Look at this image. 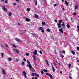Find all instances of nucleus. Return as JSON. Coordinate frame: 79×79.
I'll list each match as a JSON object with an SVG mask.
<instances>
[{
  "label": "nucleus",
  "mask_w": 79,
  "mask_h": 79,
  "mask_svg": "<svg viewBox=\"0 0 79 79\" xmlns=\"http://www.w3.org/2000/svg\"><path fill=\"white\" fill-rule=\"evenodd\" d=\"M27 63L29 64H27L26 65V67H29L30 69H32V65H31V64H31V63H30V62L27 60Z\"/></svg>",
  "instance_id": "1"
},
{
  "label": "nucleus",
  "mask_w": 79,
  "mask_h": 79,
  "mask_svg": "<svg viewBox=\"0 0 79 79\" xmlns=\"http://www.w3.org/2000/svg\"><path fill=\"white\" fill-rule=\"evenodd\" d=\"M15 40L17 42H21V40L19 39L18 38H15Z\"/></svg>",
  "instance_id": "2"
},
{
  "label": "nucleus",
  "mask_w": 79,
  "mask_h": 79,
  "mask_svg": "<svg viewBox=\"0 0 79 79\" xmlns=\"http://www.w3.org/2000/svg\"><path fill=\"white\" fill-rule=\"evenodd\" d=\"M2 9L4 10V11H5V12H7V10H6V8H5V6H2Z\"/></svg>",
  "instance_id": "3"
},
{
  "label": "nucleus",
  "mask_w": 79,
  "mask_h": 79,
  "mask_svg": "<svg viewBox=\"0 0 79 79\" xmlns=\"http://www.w3.org/2000/svg\"><path fill=\"white\" fill-rule=\"evenodd\" d=\"M46 75H47V76H49L51 79H53V76H52V75L51 74H49L48 73H46Z\"/></svg>",
  "instance_id": "4"
},
{
  "label": "nucleus",
  "mask_w": 79,
  "mask_h": 79,
  "mask_svg": "<svg viewBox=\"0 0 79 79\" xmlns=\"http://www.w3.org/2000/svg\"><path fill=\"white\" fill-rule=\"evenodd\" d=\"M59 31L60 32H62V34H63V33H64V32H63V30L62 28H61L60 29Z\"/></svg>",
  "instance_id": "5"
},
{
  "label": "nucleus",
  "mask_w": 79,
  "mask_h": 79,
  "mask_svg": "<svg viewBox=\"0 0 79 79\" xmlns=\"http://www.w3.org/2000/svg\"><path fill=\"white\" fill-rule=\"evenodd\" d=\"M25 21H27V22H29L30 21V19L28 18H27L25 19Z\"/></svg>",
  "instance_id": "6"
},
{
  "label": "nucleus",
  "mask_w": 79,
  "mask_h": 79,
  "mask_svg": "<svg viewBox=\"0 0 79 79\" xmlns=\"http://www.w3.org/2000/svg\"><path fill=\"white\" fill-rule=\"evenodd\" d=\"M57 25L58 26V28H61V24L58 23Z\"/></svg>",
  "instance_id": "7"
},
{
  "label": "nucleus",
  "mask_w": 79,
  "mask_h": 79,
  "mask_svg": "<svg viewBox=\"0 0 79 79\" xmlns=\"http://www.w3.org/2000/svg\"><path fill=\"white\" fill-rule=\"evenodd\" d=\"M37 50H35V52H33V54L34 55H37Z\"/></svg>",
  "instance_id": "8"
},
{
  "label": "nucleus",
  "mask_w": 79,
  "mask_h": 79,
  "mask_svg": "<svg viewBox=\"0 0 79 79\" xmlns=\"http://www.w3.org/2000/svg\"><path fill=\"white\" fill-rule=\"evenodd\" d=\"M35 17L36 19H39V16H38V15L35 14Z\"/></svg>",
  "instance_id": "9"
},
{
  "label": "nucleus",
  "mask_w": 79,
  "mask_h": 79,
  "mask_svg": "<svg viewBox=\"0 0 79 79\" xmlns=\"http://www.w3.org/2000/svg\"><path fill=\"white\" fill-rule=\"evenodd\" d=\"M31 35H33V37H35L37 36L35 35V34H34L33 33H31Z\"/></svg>",
  "instance_id": "10"
},
{
  "label": "nucleus",
  "mask_w": 79,
  "mask_h": 79,
  "mask_svg": "<svg viewBox=\"0 0 79 79\" xmlns=\"http://www.w3.org/2000/svg\"><path fill=\"white\" fill-rule=\"evenodd\" d=\"M36 75V74L34 73H31V76H35Z\"/></svg>",
  "instance_id": "11"
},
{
  "label": "nucleus",
  "mask_w": 79,
  "mask_h": 79,
  "mask_svg": "<svg viewBox=\"0 0 79 79\" xmlns=\"http://www.w3.org/2000/svg\"><path fill=\"white\" fill-rule=\"evenodd\" d=\"M2 71L3 72L2 74H3L4 75H5V70H2Z\"/></svg>",
  "instance_id": "12"
},
{
  "label": "nucleus",
  "mask_w": 79,
  "mask_h": 79,
  "mask_svg": "<svg viewBox=\"0 0 79 79\" xmlns=\"http://www.w3.org/2000/svg\"><path fill=\"white\" fill-rule=\"evenodd\" d=\"M39 29L40 31H42L43 29V28L42 27H40L39 28Z\"/></svg>",
  "instance_id": "13"
},
{
  "label": "nucleus",
  "mask_w": 79,
  "mask_h": 79,
  "mask_svg": "<svg viewBox=\"0 0 79 79\" xmlns=\"http://www.w3.org/2000/svg\"><path fill=\"white\" fill-rule=\"evenodd\" d=\"M23 74L24 76H26V74H27L26 73V72L24 71L23 72Z\"/></svg>",
  "instance_id": "14"
},
{
  "label": "nucleus",
  "mask_w": 79,
  "mask_h": 79,
  "mask_svg": "<svg viewBox=\"0 0 79 79\" xmlns=\"http://www.w3.org/2000/svg\"><path fill=\"white\" fill-rule=\"evenodd\" d=\"M65 3L66 4V5H67V6H68V5L69 3L67 1H65Z\"/></svg>",
  "instance_id": "15"
},
{
  "label": "nucleus",
  "mask_w": 79,
  "mask_h": 79,
  "mask_svg": "<svg viewBox=\"0 0 79 79\" xmlns=\"http://www.w3.org/2000/svg\"><path fill=\"white\" fill-rule=\"evenodd\" d=\"M47 31V32H50L51 31H50V29H49V28H48L47 30H46Z\"/></svg>",
  "instance_id": "16"
},
{
  "label": "nucleus",
  "mask_w": 79,
  "mask_h": 79,
  "mask_svg": "<svg viewBox=\"0 0 79 79\" xmlns=\"http://www.w3.org/2000/svg\"><path fill=\"white\" fill-rule=\"evenodd\" d=\"M15 52L17 53V54H19V52L18 51V50L16 49L15 50Z\"/></svg>",
  "instance_id": "17"
},
{
  "label": "nucleus",
  "mask_w": 79,
  "mask_h": 79,
  "mask_svg": "<svg viewBox=\"0 0 79 79\" xmlns=\"http://www.w3.org/2000/svg\"><path fill=\"white\" fill-rule=\"evenodd\" d=\"M52 68L53 71V72H55V68L54 67H52Z\"/></svg>",
  "instance_id": "18"
},
{
  "label": "nucleus",
  "mask_w": 79,
  "mask_h": 79,
  "mask_svg": "<svg viewBox=\"0 0 79 79\" xmlns=\"http://www.w3.org/2000/svg\"><path fill=\"white\" fill-rule=\"evenodd\" d=\"M61 22H62V20L60 19L59 21V24H61Z\"/></svg>",
  "instance_id": "19"
},
{
  "label": "nucleus",
  "mask_w": 79,
  "mask_h": 79,
  "mask_svg": "<svg viewBox=\"0 0 79 79\" xmlns=\"http://www.w3.org/2000/svg\"><path fill=\"white\" fill-rule=\"evenodd\" d=\"M8 60L10 61H11L12 60V59L11 58H9Z\"/></svg>",
  "instance_id": "20"
},
{
  "label": "nucleus",
  "mask_w": 79,
  "mask_h": 79,
  "mask_svg": "<svg viewBox=\"0 0 79 79\" xmlns=\"http://www.w3.org/2000/svg\"><path fill=\"white\" fill-rule=\"evenodd\" d=\"M22 66H24V62H22Z\"/></svg>",
  "instance_id": "21"
},
{
  "label": "nucleus",
  "mask_w": 79,
  "mask_h": 79,
  "mask_svg": "<svg viewBox=\"0 0 79 79\" xmlns=\"http://www.w3.org/2000/svg\"><path fill=\"white\" fill-rule=\"evenodd\" d=\"M67 27L68 28H69V27H70V25H69V24H67Z\"/></svg>",
  "instance_id": "22"
},
{
  "label": "nucleus",
  "mask_w": 79,
  "mask_h": 79,
  "mask_svg": "<svg viewBox=\"0 0 79 79\" xmlns=\"http://www.w3.org/2000/svg\"><path fill=\"white\" fill-rule=\"evenodd\" d=\"M71 52L73 54V55H75V52L73 51H71Z\"/></svg>",
  "instance_id": "23"
},
{
  "label": "nucleus",
  "mask_w": 79,
  "mask_h": 79,
  "mask_svg": "<svg viewBox=\"0 0 79 79\" xmlns=\"http://www.w3.org/2000/svg\"><path fill=\"white\" fill-rule=\"evenodd\" d=\"M62 27H63V28H64V29H65L66 28V26H65V25H62Z\"/></svg>",
  "instance_id": "24"
},
{
  "label": "nucleus",
  "mask_w": 79,
  "mask_h": 79,
  "mask_svg": "<svg viewBox=\"0 0 79 79\" xmlns=\"http://www.w3.org/2000/svg\"><path fill=\"white\" fill-rule=\"evenodd\" d=\"M43 71L44 72H46V73H48V71H47V70L46 69H44Z\"/></svg>",
  "instance_id": "25"
},
{
  "label": "nucleus",
  "mask_w": 79,
  "mask_h": 79,
  "mask_svg": "<svg viewBox=\"0 0 79 79\" xmlns=\"http://www.w3.org/2000/svg\"><path fill=\"white\" fill-rule=\"evenodd\" d=\"M42 25H44L45 24V22H43L42 23Z\"/></svg>",
  "instance_id": "26"
},
{
  "label": "nucleus",
  "mask_w": 79,
  "mask_h": 79,
  "mask_svg": "<svg viewBox=\"0 0 79 79\" xmlns=\"http://www.w3.org/2000/svg\"><path fill=\"white\" fill-rule=\"evenodd\" d=\"M69 68H71V64H69Z\"/></svg>",
  "instance_id": "27"
},
{
  "label": "nucleus",
  "mask_w": 79,
  "mask_h": 79,
  "mask_svg": "<svg viewBox=\"0 0 79 79\" xmlns=\"http://www.w3.org/2000/svg\"><path fill=\"white\" fill-rule=\"evenodd\" d=\"M31 71L32 72H35V70L34 69H31Z\"/></svg>",
  "instance_id": "28"
},
{
  "label": "nucleus",
  "mask_w": 79,
  "mask_h": 79,
  "mask_svg": "<svg viewBox=\"0 0 79 79\" xmlns=\"http://www.w3.org/2000/svg\"><path fill=\"white\" fill-rule=\"evenodd\" d=\"M46 62H47L48 66H49L50 64H49V63H48V60H46Z\"/></svg>",
  "instance_id": "29"
},
{
  "label": "nucleus",
  "mask_w": 79,
  "mask_h": 79,
  "mask_svg": "<svg viewBox=\"0 0 79 79\" xmlns=\"http://www.w3.org/2000/svg\"><path fill=\"white\" fill-rule=\"evenodd\" d=\"M78 6H76L75 7V10H76L77 8V7Z\"/></svg>",
  "instance_id": "30"
},
{
  "label": "nucleus",
  "mask_w": 79,
  "mask_h": 79,
  "mask_svg": "<svg viewBox=\"0 0 79 79\" xmlns=\"http://www.w3.org/2000/svg\"><path fill=\"white\" fill-rule=\"evenodd\" d=\"M27 11H30V9H29V8H27Z\"/></svg>",
  "instance_id": "31"
},
{
  "label": "nucleus",
  "mask_w": 79,
  "mask_h": 79,
  "mask_svg": "<svg viewBox=\"0 0 79 79\" xmlns=\"http://www.w3.org/2000/svg\"><path fill=\"white\" fill-rule=\"evenodd\" d=\"M9 15L10 16H11V15H12V14H11V13H9Z\"/></svg>",
  "instance_id": "32"
},
{
  "label": "nucleus",
  "mask_w": 79,
  "mask_h": 79,
  "mask_svg": "<svg viewBox=\"0 0 79 79\" xmlns=\"http://www.w3.org/2000/svg\"><path fill=\"white\" fill-rule=\"evenodd\" d=\"M26 56H29V53H27L26 54Z\"/></svg>",
  "instance_id": "33"
},
{
  "label": "nucleus",
  "mask_w": 79,
  "mask_h": 79,
  "mask_svg": "<svg viewBox=\"0 0 79 79\" xmlns=\"http://www.w3.org/2000/svg\"><path fill=\"white\" fill-rule=\"evenodd\" d=\"M1 56H2V58H3V57L4 55H3V53H2L1 54Z\"/></svg>",
  "instance_id": "34"
},
{
  "label": "nucleus",
  "mask_w": 79,
  "mask_h": 79,
  "mask_svg": "<svg viewBox=\"0 0 79 79\" xmlns=\"http://www.w3.org/2000/svg\"><path fill=\"white\" fill-rule=\"evenodd\" d=\"M36 76H37V77H39V74H36V75H35Z\"/></svg>",
  "instance_id": "35"
},
{
  "label": "nucleus",
  "mask_w": 79,
  "mask_h": 79,
  "mask_svg": "<svg viewBox=\"0 0 79 79\" xmlns=\"http://www.w3.org/2000/svg\"><path fill=\"white\" fill-rule=\"evenodd\" d=\"M41 31L42 32H43V33H44V32H45V30H43V29Z\"/></svg>",
  "instance_id": "36"
},
{
  "label": "nucleus",
  "mask_w": 79,
  "mask_h": 79,
  "mask_svg": "<svg viewBox=\"0 0 79 79\" xmlns=\"http://www.w3.org/2000/svg\"><path fill=\"white\" fill-rule=\"evenodd\" d=\"M37 5V0H36L35 5Z\"/></svg>",
  "instance_id": "37"
},
{
  "label": "nucleus",
  "mask_w": 79,
  "mask_h": 79,
  "mask_svg": "<svg viewBox=\"0 0 79 79\" xmlns=\"http://www.w3.org/2000/svg\"><path fill=\"white\" fill-rule=\"evenodd\" d=\"M77 28H78L77 30L78 31H79V26H77Z\"/></svg>",
  "instance_id": "38"
},
{
  "label": "nucleus",
  "mask_w": 79,
  "mask_h": 79,
  "mask_svg": "<svg viewBox=\"0 0 79 79\" xmlns=\"http://www.w3.org/2000/svg\"><path fill=\"white\" fill-rule=\"evenodd\" d=\"M19 61V60L18 59H16V61H17V62H18V61Z\"/></svg>",
  "instance_id": "39"
},
{
  "label": "nucleus",
  "mask_w": 79,
  "mask_h": 79,
  "mask_svg": "<svg viewBox=\"0 0 79 79\" xmlns=\"http://www.w3.org/2000/svg\"><path fill=\"white\" fill-rule=\"evenodd\" d=\"M77 50L78 51L79 50V47H77Z\"/></svg>",
  "instance_id": "40"
},
{
  "label": "nucleus",
  "mask_w": 79,
  "mask_h": 79,
  "mask_svg": "<svg viewBox=\"0 0 79 79\" xmlns=\"http://www.w3.org/2000/svg\"><path fill=\"white\" fill-rule=\"evenodd\" d=\"M13 5H14V6H16V3H13Z\"/></svg>",
  "instance_id": "41"
},
{
  "label": "nucleus",
  "mask_w": 79,
  "mask_h": 79,
  "mask_svg": "<svg viewBox=\"0 0 79 79\" xmlns=\"http://www.w3.org/2000/svg\"><path fill=\"white\" fill-rule=\"evenodd\" d=\"M54 21L56 23H57V22H58V20H54Z\"/></svg>",
  "instance_id": "42"
},
{
  "label": "nucleus",
  "mask_w": 79,
  "mask_h": 79,
  "mask_svg": "<svg viewBox=\"0 0 79 79\" xmlns=\"http://www.w3.org/2000/svg\"><path fill=\"white\" fill-rule=\"evenodd\" d=\"M40 54H42V52L41 51H40Z\"/></svg>",
  "instance_id": "43"
},
{
  "label": "nucleus",
  "mask_w": 79,
  "mask_h": 79,
  "mask_svg": "<svg viewBox=\"0 0 79 79\" xmlns=\"http://www.w3.org/2000/svg\"><path fill=\"white\" fill-rule=\"evenodd\" d=\"M23 60L24 61H26V59L25 58H24Z\"/></svg>",
  "instance_id": "44"
},
{
  "label": "nucleus",
  "mask_w": 79,
  "mask_h": 79,
  "mask_svg": "<svg viewBox=\"0 0 79 79\" xmlns=\"http://www.w3.org/2000/svg\"><path fill=\"white\" fill-rule=\"evenodd\" d=\"M62 53H66V52H65L64 51H62Z\"/></svg>",
  "instance_id": "45"
},
{
  "label": "nucleus",
  "mask_w": 79,
  "mask_h": 79,
  "mask_svg": "<svg viewBox=\"0 0 79 79\" xmlns=\"http://www.w3.org/2000/svg\"><path fill=\"white\" fill-rule=\"evenodd\" d=\"M33 58L34 60H36V58H35V57H33Z\"/></svg>",
  "instance_id": "46"
},
{
  "label": "nucleus",
  "mask_w": 79,
  "mask_h": 79,
  "mask_svg": "<svg viewBox=\"0 0 79 79\" xmlns=\"http://www.w3.org/2000/svg\"><path fill=\"white\" fill-rule=\"evenodd\" d=\"M24 76H25V78H26L27 79H28V78H27V76H26V75H25Z\"/></svg>",
  "instance_id": "47"
},
{
  "label": "nucleus",
  "mask_w": 79,
  "mask_h": 79,
  "mask_svg": "<svg viewBox=\"0 0 79 79\" xmlns=\"http://www.w3.org/2000/svg\"><path fill=\"white\" fill-rule=\"evenodd\" d=\"M41 73L42 74H44V71H41Z\"/></svg>",
  "instance_id": "48"
},
{
  "label": "nucleus",
  "mask_w": 79,
  "mask_h": 79,
  "mask_svg": "<svg viewBox=\"0 0 79 79\" xmlns=\"http://www.w3.org/2000/svg\"><path fill=\"white\" fill-rule=\"evenodd\" d=\"M74 15L75 16H76V12L74 13Z\"/></svg>",
  "instance_id": "49"
},
{
  "label": "nucleus",
  "mask_w": 79,
  "mask_h": 79,
  "mask_svg": "<svg viewBox=\"0 0 79 79\" xmlns=\"http://www.w3.org/2000/svg\"><path fill=\"white\" fill-rule=\"evenodd\" d=\"M56 6V4H54V6Z\"/></svg>",
  "instance_id": "50"
},
{
  "label": "nucleus",
  "mask_w": 79,
  "mask_h": 79,
  "mask_svg": "<svg viewBox=\"0 0 79 79\" xmlns=\"http://www.w3.org/2000/svg\"><path fill=\"white\" fill-rule=\"evenodd\" d=\"M1 47H2V48H3L4 47H3V46L2 45H1Z\"/></svg>",
  "instance_id": "51"
},
{
  "label": "nucleus",
  "mask_w": 79,
  "mask_h": 79,
  "mask_svg": "<svg viewBox=\"0 0 79 79\" xmlns=\"http://www.w3.org/2000/svg\"><path fill=\"white\" fill-rule=\"evenodd\" d=\"M54 52L56 53V49H55V48Z\"/></svg>",
  "instance_id": "52"
},
{
  "label": "nucleus",
  "mask_w": 79,
  "mask_h": 79,
  "mask_svg": "<svg viewBox=\"0 0 79 79\" xmlns=\"http://www.w3.org/2000/svg\"><path fill=\"white\" fill-rule=\"evenodd\" d=\"M6 47H7L8 48H9V47H8V45H7V44H6Z\"/></svg>",
  "instance_id": "53"
},
{
  "label": "nucleus",
  "mask_w": 79,
  "mask_h": 79,
  "mask_svg": "<svg viewBox=\"0 0 79 79\" xmlns=\"http://www.w3.org/2000/svg\"><path fill=\"white\" fill-rule=\"evenodd\" d=\"M33 57H34L35 58V57H37V56L35 55H33Z\"/></svg>",
  "instance_id": "54"
},
{
  "label": "nucleus",
  "mask_w": 79,
  "mask_h": 79,
  "mask_svg": "<svg viewBox=\"0 0 79 79\" xmlns=\"http://www.w3.org/2000/svg\"><path fill=\"white\" fill-rule=\"evenodd\" d=\"M13 46L14 47H16V46H15V44H13Z\"/></svg>",
  "instance_id": "55"
},
{
  "label": "nucleus",
  "mask_w": 79,
  "mask_h": 79,
  "mask_svg": "<svg viewBox=\"0 0 79 79\" xmlns=\"http://www.w3.org/2000/svg\"><path fill=\"white\" fill-rule=\"evenodd\" d=\"M62 58H64V56L63 55H62V56H61Z\"/></svg>",
  "instance_id": "56"
},
{
  "label": "nucleus",
  "mask_w": 79,
  "mask_h": 79,
  "mask_svg": "<svg viewBox=\"0 0 79 79\" xmlns=\"http://www.w3.org/2000/svg\"><path fill=\"white\" fill-rule=\"evenodd\" d=\"M7 0H5V3H7Z\"/></svg>",
  "instance_id": "57"
},
{
  "label": "nucleus",
  "mask_w": 79,
  "mask_h": 79,
  "mask_svg": "<svg viewBox=\"0 0 79 79\" xmlns=\"http://www.w3.org/2000/svg\"><path fill=\"white\" fill-rule=\"evenodd\" d=\"M4 1H5V0H1V1L2 2H4Z\"/></svg>",
  "instance_id": "58"
},
{
  "label": "nucleus",
  "mask_w": 79,
  "mask_h": 79,
  "mask_svg": "<svg viewBox=\"0 0 79 79\" xmlns=\"http://www.w3.org/2000/svg\"><path fill=\"white\" fill-rule=\"evenodd\" d=\"M60 74H62V71H60Z\"/></svg>",
  "instance_id": "59"
},
{
  "label": "nucleus",
  "mask_w": 79,
  "mask_h": 79,
  "mask_svg": "<svg viewBox=\"0 0 79 79\" xmlns=\"http://www.w3.org/2000/svg\"><path fill=\"white\" fill-rule=\"evenodd\" d=\"M77 62H78V63H79V60L78 59L77 60Z\"/></svg>",
  "instance_id": "60"
},
{
  "label": "nucleus",
  "mask_w": 79,
  "mask_h": 79,
  "mask_svg": "<svg viewBox=\"0 0 79 79\" xmlns=\"http://www.w3.org/2000/svg\"><path fill=\"white\" fill-rule=\"evenodd\" d=\"M62 24H63V25H64V22H63V23H62Z\"/></svg>",
  "instance_id": "61"
},
{
  "label": "nucleus",
  "mask_w": 79,
  "mask_h": 79,
  "mask_svg": "<svg viewBox=\"0 0 79 79\" xmlns=\"http://www.w3.org/2000/svg\"><path fill=\"white\" fill-rule=\"evenodd\" d=\"M62 53V51L60 52V54H61V53Z\"/></svg>",
  "instance_id": "62"
},
{
  "label": "nucleus",
  "mask_w": 79,
  "mask_h": 79,
  "mask_svg": "<svg viewBox=\"0 0 79 79\" xmlns=\"http://www.w3.org/2000/svg\"><path fill=\"white\" fill-rule=\"evenodd\" d=\"M69 78L70 79H72V77H69Z\"/></svg>",
  "instance_id": "63"
},
{
  "label": "nucleus",
  "mask_w": 79,
  "mask_h": 79,
  "mask_svg": "<svg viewBox=\"0 0 79 79\" xmlns=\"http://www.w3.org/2000/svg\"><path fill=\"white\" fill-rule=\"evenodd\" d=\"M38 79V78H37V77H35V79Z\"/></svg>",
  "instance_id": "64"
}]
</instances>
